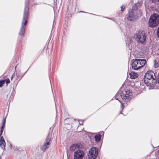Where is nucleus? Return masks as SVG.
<instances>
[{"label": "nucleus", "mask_w": 159, "mask_h": 159, "mask_svg": "<svg viewBox=\"0 0 159 159\" xmlns=\"http://www.w3.org/2000/svg\"><path fill=\"white\" fill-rule=\"evenodd\" d=\"M157 35L158 37L159 38V27H158V29H157Z\"/></svg>", "instance_id": "21"}, {"label": "nucleus", "mask_w": 159, "mask_h": 159, "mask_svg": "<svg viewBox=\"0 0 159 159\" xmlns=\"http://www.w3.org/2000/svg\"><path fill=\"white\" fill-rule=\"evenodd\" d=\"M157 1L158 2V4L159 5V0H157Z\"/></svg>", "instance_id": "30"}, {"label": "nucleus", "mask_w": 159, "mask_h": 159, "mask_svg": "<svg viewBox=\"0 0 159 159\" xmlns=\"http://www.w3.org/2000/svg\"><path fill=\"white\" fill-rule=\"evenodd\" d=\"M129 75H130V78L132 79H134L136 78L138 75V74L136 72L134 71H132L129 73Z\"/></svg>", "instance_id": "12"}, {"label": "nucleus", "mask_w": 159, "mask_h": 159, "mask_svg": "<svg viewBox=\"0 0 159 159\" xmlns=\"http://www.w3.org/2000/svg\"><path fill=\"white\" fill-rule=\"evenodd\" d=\"M5 84V81L2 80L0 81V87L3 86V85Z\"/></svg>", "instance_id": "18"}, {"label": "nucleus", "mask_w": 159, "mask_h": 159, "mask_svg": "<svg viewBox=\"0 0 159 159\" xmlns=\"http://www.w3.org/2000/svg\"><path fill=\"white\" fill-rule=\"evenodd\" d=\"M159 64L158 63H156L155 62V64H154V66L155 67H157L158 66Z\"/></svg>", "instance_id": "20"}, {"label": "nucleus", "mask_w": 159, "mask_h": 159, "mask_svg": "<svg viewBox=\"0 0 159 159\" xmlns=\"http://www.w3.org/2000/svg\"><path fill=\"white\" fill-rule=\"evenodd\" d=\"M131 66L133 69L137 70L144 66L146 63L145 59H134L131 61Z\"/></svg>", "instance_id": "3"}, {"label": "nucleus", "mask_w": 159, "mask_h": 159, "mask_svg": "<svg viewBox=\"0 0 159 159\" xmlns=\"http://www.w3.org/2000/svg\"><path fill=\"white\" fill-rule=\"evenodd\" d=\"M101 137L102 135L100 134H97L94 137L95 140L97 142H99L101 139Z\"/></svg>", "instance_id": "14"}, {"label": "nucleus", "mask_w": 159, "mask_h": 159, "mask_svg": "<svg viewBox=\"0 0 159 159\" xmlns=\"http://www.w3.org/2000/svg\"><path fill=\"white\" fill-rule=\"evenodd\" d=\"M88 156L89 159H95L97 156L94 154L92 153H91L90 152H89L88 154Z\"/></svg>", "instance_id": "13"}, {"label": "nucleus", "mask_w": 159, "mask_h": 159, "mask_svg": "<svg viewBox=\"0 0 159 159\" xmlns=\"http://www.w3.org/2000/svg\"><path fill=\"white\" fill-rule=\"evenodd\" d=\"M89 152L97 156L98 153V149L95 147H92L91 148Z\"/></svg>", "instance_id": "10"}, {"label": "nucleus", "mask_w": 159, "mask_h": 159, "mask_svg": "<svg viewBox=\"0 0 159 159\" xmlns=\"http://www.w3.org/2000/svg\"><path fill=\"white\" fill-rule=\"evenodd\" d=\"M147 80V79H145L144 77V83L145 84H147L148 85V83H149V84H152V81H151V80Z\"/></svg>", "instance_id": "16"}, {"label": "nucleus", "mask_w": 159, "mask_h": 159, "mask_svg": "<svg viewBox=\"0 0 159 159\" xmlns=\"http://www.w3.org/2000/svg\"><path fill=\"white\" fill-rule=\"evenodd\" d=\"M16 75L17 77H19L20 76V75H19V74L18 73H16Z\"/></svg>", "instance_id": "27"}, {"label": "nucleus", "mask_w": 159, "mask_h": 159, "mask_svg": "<svg viewBox=\"0 0 159 159\" xmlns=\"http://www.w3.org/2000/svg\"><path fill=\"white\" fill-rule=\"evenodd\" d=\"M127 19L128 20L132 21H134L135 20V19L132 18V17H131V16L129 17V16H128L127 17Z\"/></svg>", "instance_id": "17"}, {"label": "nucleus", "mask_w": 159, "mask_h": 159, "mask_svg": "<svg viewBox=\"0 0 159 159\" xmlns=\"http://www.w3.org/2000/svg\"><path fill=\"white\" fill-rule=\"evenodd\" d=\"M125 7L123 6H121V11H123L124 9H125Z\"/></svg>", "instance_id": "23"}, {"label": "nucleus", "mask_w": 159, "mask_h": 159, "mask_svg": "<svg viewBox=\"0 0 159 159\" xmlns=\"http://www.w3.org/2000/svg\"><path fill=\"white\" fill-rule=\"evenodd\" d=\"M132 97V93L129 92L128 89L123 91L120 93L119 92H118L115 96V98L118 100L121 104H122V102L119 99H122L123 101H126L127 102Z\"/></svg>", "instance_id": "2"}, {"label": "nucleus", "mask_w": 159, "mask_h": 159, "mask_svg": "<svg viewBox=\"0 0 159 159\" xmlns=\"http://www.w3.org/2000/svg\"><path fill=\"white\" fill-rule=\"evenodd\" d=\"M51 134L50 133H49L47 136V138L44 142L42 148H41V149L44 152L46 149L48 148L49 147V144L51 143Z\"/></svg>", "instance_id": "7"}, {"label": "nucleus", "mask_w": 159, "mask_h": 159, "mask_svg": "<svg viewBox=\"0 0 159 159\" xmlns=\"http://www.w3.org/2000/svg\"><path fill=\"white\" fill-rule=\"evenodd\" d=\"M154 61H156V60H154Z\"/></svg>", "instance_id": "31"}, {"label": "nucleus", "mask_w": 159, "mask_h": 159, "mask_svg": "<svg viewBox=\"0 0 159 159\" xmlns=\"http://www.w3.org/2000/svg\"><path fill=\"white\" fill-rule=\"evenodd\" d=\"M4 128H1L0 131L3 132Z\"/></svg>", "instance_id": "25"}, {"label": "nucleus", "mask_w": 159, "mask_h": 159, "mask_svg": "<svg viewBox=\"0 0 159 159\" xmlns=\"http://www.w3.org/2000/svg\"><path fill=\"white\" fill-rule=\"evenodd\" d=\"M79 145L78 144H74L70 146V151L71 152H72L75 151V150L77 149V148H79Z\"/></svg>", "instance_id": "9"}, {"label": "nucleus", "mask_w": 159, "mask_h": 159, "mask_svg": "<svg viewBox=\"0 0 159 159\" xmlns=\"http://www.w3.org/2000/svg\"><path fill=\"white\" fill-rule=\"evenodd\" d=\"M4 80L5 81V82L6 81V83L7 84L9 83L10 82V80L9 79H7L6 80Z\"/></svg>", "instance_id": "19"}, {"label": "nucleus", "mask_w": 159, "mask_h": 159, "mask_svg": "<svg viewBox=\"0 0 159 159\" xmlns=\"http://www.w3.org/2000/svg\"><path fill=\"white\" fill-rule=\"evenodd\" d=\"M67 157H68V156H70V155H69V154L68 153V150L67 151Z\"/></svg>", "instance_id": "29"}, {"label": "nucleus", "mask_w": 159, "mask_h": 159, "mask_svg": "<svg viewBox=\"0 0 159 159\" xmlns=\"http://www.w3.org/2000/svg\"><path fill=\"white\" fill-rule=\"evenodd\" d=\"M134 38L137 42L142 44L145 43L147 36L144 31L142 30H139L136 32Z\"/></svg>", "instance_id": "4"}, {"label": "nucleus", "mask_w": 159, "mask_h": 159, "mask_svg": "<svg viewBox=\"0 0 159 159\" xmlns=\"http://www.w3.org/2000/svg\"><path fill=\"white\" fill-rule=\"evenodd\" d=\"M29 3L28 2H25V5L24 9V13L21 23V27L20 28L19 34L21 36H24V33L26 28V26L28 22V17L29 15V7L28 6Z\"/></svg>", "instance_id": "1"}, {"label": "nucleus", "mask_w": 159, "mask_h": 159, "mask_svg": "<svg viewBox=\"0 0 159 159\" xmlns=\"http://www.w3.org/2000/svg\"><path fill=\"white\" fill-rule=\"evenodd\" d=\"M2 132H2V131H0V137L2 136L1 135L2 134Z\"/></svg>", "instance_id": "24"}, {"label": "nucleus", "mask_w": 159, "mask_h": 159, "mask_svg": "<svg viewBox=\"0 0 159 159\" xmlns=\"http://www.w3.org/2000/svg\"><path fill=\"white\" fill-rule=\"evenodd\" d=\"M5 145L6 143L4 139L2 136H1L0 139V145L1 148L2 149L4 148Z\"/></svg>", "instance_id": "11"}, {"label": "nucleus", "mask_w": 159, "mask_h": 159, "mask_svg": "<svg viewBox=\"0 0 159 159\" xmlns=\"http://www.w3.org/2000/svg\"><path fill=\"white\" fill-rule=\"evenodd\" d=\"M85 152L81 149L76 151L74 153V159H83Z\"/></svg>", "instance_id": "8"}, {"label": "nucleus", "mask_w": 159, "mask_h": 159, "mask_svg": "<svg viewBox=\"0 0 159 159\" xmlns=\"http://www.w3.org/2000/svg\"><path fill=\"white\" fill-rule=\"evenodd\" d=\"M148 24L152 28L155 27L159 25V15L158 14L154 13L152 15L149 20Z\"/></svg>", "instance_id": "5"}, {"label": "nucleus", "mask_w": 159, "mask_h": 159, "mask_svg": "<svg viewBox=\"0 0 159 159\" xmlns=\"http://www.w3.org/2000/svg\"><path fill=\"white\" fill-rule=\"evenodd\" d=\"M13 75H12L11 77V80H12L13 78Z\"/></svg>", "instance_id": "28"}, {"label": "nucleus", "mask_w": 159, "mask_h": 159, "mask_svg": "<svg viewBox=\"0 0 159 159\" xmlns=\"http://www.w3.org/2000/svg\"><path fill=\"white\" fill-rule=\"evenodd\" d=\"M6 119H3L2 121V125H5Z\"/></svg>", "instance_id": "22"}, {"label": "nucleus", "mask_w": 159, "mask_h": 159, "mask_svg": "<svg viewBox=\"0 0 159 159\" xmlns=\"http://www.w3.org/2000/svg\"><path fill=\"white\" fill-rule=\"evenodd\" d=\"M128 16H131V17L132 18H134L135 19L136 16L135 15H134L133 13V12L131 10L130 11H129V15Z\"/></svg>", "instance_id": "15"}, {"label": "nucleus", "mask_w": 159, "mask_h": 159, "mask_svg": "<svg viewBox=\"0 0 159 159\" xmlns=\"http://www.w3.org/2000/svg\"><path fill=\"white\" fill-rule=\"evenodd\" d=\"M144 79H147L148 80H151L152 81V85H155L157 82L159 84V73L158 76L157 80L155 79L156 76L155 73L153 71L151 70L148 71L144 75Z\"/></svg>", "instance_id": "6"}, {"label": "nucleus", "mask_w": 159, "mask_h": 159, "mask_svg": "<svg viewBox=\"0 0 159 159\" xmlns=\"http://www.w3.org/2000/svg\"><path fill=\"white\" fill-rule=\"evenodd\" d=\"M5 126V125H2V126L1 128H4Z\"/></svg>", "instance_id": "26"}]
</instances>
